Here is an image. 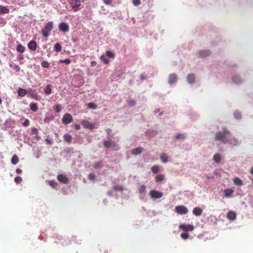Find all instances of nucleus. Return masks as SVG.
<instances>
[{
	"label": "nucleus",
	"instance_id": "nucleus-1",
	"mask_svg": "<svg viewBox=\"0 0 253 253\" xmlns=\"http://www.w3.org/2000/svg\"><path fill=\"white\" fill-rule=\"evenodd\" d=\"M230 132L224 128H223V131H219L215 134V139L220 141L224 144H226L225 141L227 140L228 137L230 136Z\"/></svg>",
	"mask_w": 253,
	"mask_h": 253
},
{
	"label": "nucleus",
	"instance_id": "nucleus-2",
	"mask_svg": "<svg viewBox=\"0 0 253 253\" xmlns=\"http://www.w3.org/2000/svg\"><path fill=\"white\" fill-rule=\"evenodd\" d=\"M84 0H67L69 4L74 12L79 10L81 8L80 6L82 3L84 2Z\"/></svg>",
	"mask_w": 253,
	"mask_h": 253
},
{
	"label": "nucleus",
	"instance_id": "nucleus-3",
	"mask_svg": "<svg viewBox=\"0 0 253 253\" xmlns=\"http://www.w3.org/2000/svg\"><path fill=\"white\" fill-rule=\"evenodd\" d=\"M53 27V22L51 21L48 22L45 24L44 28L42 30V35L47 38L49 36V32L52 30Z\"/></svg>",
	"mask_w": 253,
	"mask_h": 253
},
{
	"label": "nucleus",
	"instance_id": "nucleus-4",
	"mask_svg": "<svg viewBox=\"0 0 253 253\" xmlns=\"http://www.w3.org/2000/svg\"><path fill=\"white\" fill-rule=\"evenodd\" d=\"M175 210L176 212L180 214H185L188 211L187 208L184 206H177Z\"/></svg>",
	"mask_w": 253,
	"mask_h": 253
},
{
	"label": "nucleus",
	"instance_id": "nucleus-5",
	"mask_svg": "<svg viewBox=\"0 0 253 253\" xmlns=\"http://www.w3.org/2000/svg\"><path fill=\"white\" fill-rule=\"evenodd\" d=\"M73 117L69 113H66L64 115L62 121L63 124H68L73 121Z\"/></svg>",
	"mask_w": 253,
	"mask_h": 253
},
{
	"label": "nucleus",
	"instance_id": "nucleus-6",
	"mask_svg": "<svg viewBox=\"0 0 253 253\" xmlns=\"http://www.w3.org/2000/svg\"><path fill=\"white\" fill-rule=\"evenodd\" d=\"M151 198L154 199H159L163 196V193L156 190H153L150 192Z\"/></svg>",
	"mask_w": 253,
	"mask_h": 253
},
{
	"label": "nucleus",
	"instance_id": "nucleus-7",
	"mask_svg": "<svg viewBox=\"0 0 253 253\" xmlns=\"http://www.w3.org/2000/svg\"><path fill=\"white\" fill-rule=\"evenodd\" d=\"M179 228L185 232L192 231L194 230L193 225L190 224H181Z\"/></svg>",
	"mask_w": 253,
	"mask_h": 253
},
{
	"label": "nucleus",
	"instance_id": "nucleus-8",
	"mask_svg": "<svg viewBox=\"0 0 253 253\" xmlns=\"http://www.w3.org/2000/svg\"><path fill=\"white\" fill-rule=\"evenodd\" d=\"M103 144L104 146L106 148H108L110 147L114 148L116 146V143L114 141H112L110 140H104L103 141Z\"/></svg>",
	"mask_w": 253,
	"mask_h": 253
},
{
	"label": "nucleus",
	"instance_id": "nucleus-9",
	"mask_svg": "<svg viewBox=\"0 0 253 253\" xmlns=\"http://www.w3.org/2000/svg\"><path fill=\"white\" fill-rule=\"evenodd\" d=\"M57 178L59 181L64 184H67L69 181V178L62 174H58Z\"/></svg>",
	"mask_w": 253,
	"mask_h": 253
},
{
	"label": "nucleus",
	"instance_id": "nucleus-10",
	"mask_svg": "<svg viewBox=\"0 0 253 253\" xmlns=\"http://www.w3.org/2000/svg\"><path fill=\"white\" fill-rule=\"evenodd\" d=\"M59 28L60 30H61L64 32H67L69 30V27L68 25L66 23H65V22L61 23L59 24Z\"/></svg>",
	"mask_w": 253,
	"mask_h": 253
},
{
	"label": "nucleus",
	"instance_id": "nucleus-11",
	"mask_svg": "<svg viewBox=\"0 0 253 253\" xmlns=\"http://www.w3.org/2000/svg\"><path fill=\"white\" fill-rule=\"evenodd\" d=\"M237 214L235 211H230L227 214V218L229 220L233 221L236 219Z\"/></svg>",
	"mask_w": 253,
	"mask_h": 253
},
{
	"label": "nucleus",
	"instance_id": "nucleus-12",
	"mask_svg": "<svg viewBox=\"0 0 253 253\" xmlns=\"http://www.w3.org/2000/svg\"><path fill=\"white\" fill-rule=\"evenodd\" d=\"M225 143L226 144H230L234 146H237L238 145V141L236 138L232 137L230 138L229 136L228 137L227 140H226Z\"/></svg>",
	"mask_w": 253,
	"mask_h": 253
},
{
	"label": "nucleus",
	"instance_id": "nucleus-13",
	"mask_svg": "<svg viewBox=\"0 0 253 253\" xmlns=\"http://www.w3.org/2000/svg\"><path fill=\"white\" fill-rule=\"evenodd\" d=\"M177 80V76L175 74H171L169 77V83L170 84L175 83Z\"/></svg>",
	"mask_w": 253,
	"mask_h": 253
},
{
	"label": "nucleus",
	"instance_id": "nucleus-14",
	"mask_svg": "<svg viewBox=\"0 0 253 253\" xmlns=\"http://www.w3.org/2000/svg\"><path fill=\"white\" fill-rule=\"evenodd\" d=\"M210 51L209 50H201L198 53V56L199 57H206L210 55Z\"/></svg>",
	"mask_w": 253,
	"mask_h": 253
},
{
	"label": "nucleus",
	"instance_id": "nucleus-15",
	"mask_svg": "<svg viewBox=\"0 0 253 253\" xmlns=\"http://www.w3.org/2000/svg\"><path fill=\"white\" fill-rule=\"evenodd\" d=\"M28 46L30 49L35 51L37 49V43L35 41H31L29 42Z\"/></svg>",
	"mask_w": 253,
	"mask_h": 253
},
{
	"label": "nucleus",
	"instance_id": "nucleus-16",
	"mask_svg": "<svg viewBox=\"0 0 253 253\" xmlns=\"http://www.w3.org/2000/svg\"><path fill=\"white\" fill-rule=\"evenodd\" d=\"M81 124L84 128H89L91 129L93 128L92 125L87 121H85V120L82 121L81 122Z\"/></svg>",
	"mask_w": 253,
	"mask_h": 253
},
{
	"label": "nucleus",
	"instance_id": "nucleus-17",
	"mask_svg": "<svg viewBox=\"0 0 253 253\" xmlns=\"http://www.w3.org/2000/svg\"><path fill=\"white\" fill-rule=\"evenodd\" d=\"M187 80L189 84H193L195 81V76L193 74L188 75Z\"/></svg>",
	"mask_w": 253,
	"mask_h": 253
},
{
	"label": "nucleus",
	"instance_id": "nucleus-18",
	"mask_svg": "<svg viewBox=\"0 0 253 253\" xmlns=\"http://www.w3.org/2000/svg\"><path fill=\"white\" fill-rule=\"evenodd\" d=\"M143 152V148L141 147H138L136 148L133 149L131 151V153L133 155H137L141 154Z\"/></svg>",
	"mask_w": 253,
	"mask_h": 253
},
{
	"label": "nucleus",
	"instance_id": "nucleus-19",
	"mask_svg": "<svg viewBox=\"0 0 253 253\" xmlns=\"http://www.w3.org/2000/svg\"><path fill=\"white\" fill-rule=\"evenodd\" d=\"M193 213L196 216H200L202 213V210L199 207H196L194 208Z\"/></svg>",
	"mask_w": 253,
	"mask_h": 253
},
{
	"label": "nucleus",
	"instance_id": "nucleus-20",
	"mask_svg": "<svg viewBox=\"0 0 253 253\" xmlns=\"http://www.w3.org/2000/svg\"><path fill=\"white\" fill-rule=\"evenodd\" d=\"M233 82L236 84H240L242 82L241 77L238 75H235L232 77Z\"/></svg>",
	"mask_w": 253,
	"mask_h": 253
},
{
	"label": "nucleus",
	"instance_id": "nucleus-21",
	"mask_svg": "<svg viewBox=\"0 0 253 253\" xmlns=\"http://www.w3.org/2000/svg\"><path fill=\"white\" fill-rule=\"evenodd\" d=\"M9 12V9L7 6L0 5V13L7 14Z\"/></svg>",
	"mask_w": 253,
	"mask_h": 253
},
{
	"label": "nucleus",
	"instance_id": "nucleus-22",
	"mask_svg": "<svg viewBox=\"0 0 253 253\" xmlns=\"http://www.w3.org/2000/svg\"><path fill=\"white\" fill-rule=\"evenodd\" d=\"M224 193L225 197H229L234 193V190L230 188H227L224 190Z\"/></svg>",
	"mask_w": 253,
	"mask_h": 253
},
{
	"label": "nucleus",
	"instance_id": "nucleus-23",
	"mask_svg": "<svg viewBox=\"0 0 253 253\" xmlns=\"http://www.w3.org/2000/svg\"><path fill=\"white\" fill-rule=\"evenodd\" d=\"M27 94V91L25 89L21 87L18 88V94L19 96L23 97Z\"/></svg>",
	"mask_w": 253,
	"mask_h": 253
},
{
	"label": "nucleus",
	"instance_id": "nucleus-24",
	"mask_svg": "<svg viewBox=\"0 0 253 253\" xmlns=\"http://www.w3.org/2000/svg\"><path fill=\"white\" fill-rule=\"evenodd\" d=\"M63 138L64 140L68 143H70L72 140V137L69 133L64 134Z\"/></svg>",
	"mask_w": 253,
	"mask_h": 253
},
{
	"label": "nucleus",
	"instance_id": "nucleus-25",
	"mask_svg": "<svg viewBox=\"0 0 253 253\" xmlns=\"http://www.w3.org/2000/svg\"><path fill=\"white\" fill-rule=\"evenodd\" d=\"M234 183L235 185L239 186H242L243 184L242 180L239 177H236L233 179Z\"/></svg>",
	"mask_w": 253,
	"mask_h": 253
},
{
	"label": "nucleus",
	"instance_id": "nucleus-26",
	"mask_svg": "<svg viewBox=\"0 0 253 253\" xmlns=\"http://www.w3.org/2000/svg\"><path fill=\"white\" fill-rule=\"evenodd\" d=\"M44 92L47 95H49L52 93L51 86L50 84H48L46 86Z\"/></svg>",
	"mask_w": 253,
	"mask_h": 253
},
{
	"label": "nucleus",
	"instance_id": "nucleus-27",
	"mask_svg": "<svg viewBox=\"0 0 253 253\" xmlns=\"http://www.w3.org/2000/svg\"><path fill=\"white\" fill-rule=\"evenodd\" d=\"M16 50L18 52L23 53L25 51V48L22 44H19L17 46Z\"/></svg>",
	"mask_w": 253,
	"mask_h": 253
},
{
	"label": "nucleus",
	"instance_id": "nucleus-28",
	"mask_svg": "<svg viewBox=\"0 0 253 253\" xmlns=\"http://www.w3.org/2000/svg\"><path fill=\"white\" fill-rule=\"evenodd\" d=\"M213 160L216 163H219L221 160V156L219 154L216 153L214 155Z\"/></svg>",
	"mask_w": 253,
	"mask_h": 253
},
{
	"label": "nucleus",
	"instance_id": "nucleus-29",
	"mask_svg": "<svg viewBox=\"0 0 253 253\" xmlns=\"http://www.w3.org/2000/svg\"><path fill=\"white\" fill-rule=\"evenodd\" d=\"M46 182L53 188L57 186V183L54 180H47Z\"/></svg>",
	"mask_w": 253,
	"mask_h": 253
},
{
	"label": "nucleus",
	"instance_id": "nucleus-30",
	"mask_svg": "<svg viewBox=\"0 0 253 253\" xmlns=\"http://www.w3.org/2000/svg\"><path fill=\"white\" fill-rule=\"evenodd\" d=\"M54 49L56 52H60L62 50V46L59 43H56L54 45Z\"/></svg>",
	"mask_w": 253,
	"mask_h": 253
},
{
	"label": "nucleus",
	"instance_id": "nucleus-31",
	"mask_svg": "<svg viewBox=\"0 0 253 253\" xmlns=\"http://www.w3.org/2000/svg\"><path fill=\"white\" fill-rule=\"evenodd\" d=\"M19 162V158L18 156L16 155H14L12 156L11 159V163L13 165L17 164Z\"/></svg>",
	"mask_w": 253,
	"mask_h": 253
},
{
	"label": "nucleus",
	"instance_id": "nucleus-32",
	"mask_svg": "<svg viewBox=\"0 0 253 253\" xmlns=\"http://www.w3.org/2000/svg\"><path fill=\"white\" fill-rule=\"evenodd\" d=\"M161 160L164 163H166L168 161V157L165 153H162L161 155Z\"/></svg>",
	"mask_w": 253,
	"mask_h": 253
},
{
	"label": "nucleus",
	"instance_id": "nucleus-33",
	"mask_svg": "<svg viewBox=\"0 0 253 253\" xmlns=\"http://www.w3.org/2000/svg\"><path fill=\"white\" fill-rule=\"evenodd\" d=\"M30 106L31 110L34 112H36L38 110V106L35 103H31Z\"/></svg>",
	"mask_w": 253,
	"mask_h": 253
},
{
	"label": "nucleus",
	"instance_id": "nucleus-34",
	"mask_svg": "<svg viewBox=\"0 0 253 253\" xmlns=\"http://www.w3.org/2000/svg\"><path fill=\"white\" fill-rule=\"evenodd\" d=\"M165 178V176L164 174H159L156 177V181L157 182H161L163 181Z\"/></svg>",
	"mask_w": 253,
	"mask_h": 253
},
{
	"label": "nucleus",
	"instance_id": "nucleus-35",
	"mask_svg": "<svg viewBox=\"0 0 253 253\" xmlns=\"http://www.w3.org/2000/svg\"><path fill=\"white\" fill-rule=\"evenodd\" d=\"M151 170L154 173H157L159 171V166L158 165H155L152 167Z\"/></svg>",
	"mask_w": 253,
	"mask_h": 253
},
{
	"label": "nucleus",
	"instance_id": "nucleus-36",
	"mask_svg": "<svg viewBox=\"0 0 253 253\" xmlns=\"http://www.w3.org/2000/svg\"><path fill=\"white\" fill-rule=\"evenodd\" d=\"M87 107L89 109H95L97 108V105L94 103L90 102L87 104Z\"/></svg>",
	"mask_w": 253,
	"mask_h": 253
},
{
	"label": "nucleus",
	"instance_id": "nucleus-37",
	"mask_svg": "<svg viewBox=\"0 0 253 253\" xmlns=\"http://www.w3.org/2000/svg\"><path fill=\"white\" fill-rule=\"evenodd\" d=\"M114 189L115 191H122L124 190V188L123 186L121 185H116L114 187Z\"/></svg>",
	"mask_w": 253,
	"mask_h": 253
},
{
	"label": "nucleus",
	"instance_id": "nucleus-38",
	"mask_svg": "<svg viewBox=\"0 0 253 253\" xmlns=\"http://www.w3.org/2000/svg\"><path fill=\"white\" fill-rule=\"evenodd\" d=\"M106 55L110 58H114L115 56V54L111 51H107Z\"/></svg>",
	"mask_w": 253,
	"mask_h": 253
},
{
	"label": "nucleus",
	"instance_id": "nucleus-39",
	"mask_svg": "<svg viewBox=\"0 0 253 253\" xmlns=\"http://www.w3.org/2000/svg\"><path fill=\"white\" fill-rule=\"evenodd\" d=\"M185 138V136L184 135V134L178 133L175 136V138L177 139H183Z\"/></svg>",
	"mask_w": 253,
	"mask_h": 253
},
{
	"label": "nucleus",
	"instance_id": "nucleus-40",
	"mask_svg": "<svg viewBox=\"0 0 253 253\" xmlns=\"http://www.w3.org/2000/svg\"><path fill=\"white\" fill-rule=\"evenodd\" d=\"M41 65L42 67L48 68L49 67V64L46 61H43L41 63Z\"/></svg>",
	"mask_w": 253,
	"mask_h": 253
},
{
	"label": "nucleus",
	"instance_id": "nucleus-41",
	"mask_svg": "<svg viewBox=\"0 0 253 253\" xmlns=\"http://www.w3.org/2000/svg\"><path fill=\"white\" fill-rule=\"evenodd\" d=\"M60 63H65L67 65H68L71 63V59L69 58L65 59L64 60H60Z\"/></svg>",
	"mask_w": 253,
	"mask_h": 253
},
{
	"label": "nucleus",
	"instance_id": "nucleus-42",
	"mask_svg": "<svg viewBox=\"0 0 253 253\" xmlns=\"http://www.w3.org/2000/svg\"><path fill=\"white\" fill-rule=\"evenodd\" d=\"M234 117L238 120H239L241 118V114L239 112H235L234 113Z\"/></svg>",
	"mask_w": 253,
	"mask_h": 253
},
{
	"label": "nucleus",
	"instance_id": "nucleus-43",
	"mask_svg": "<svg viewBox=\"0 0 253 253\" xmlns=\"http://www.w3.org/2000/svg\"><path fill=\"white\" fill-rule=\"evenodd\" d=\"M180 237L183 239H187L188 237H189V234L187 233H181L180 234Z\"/></svg>",
	"mask_w": 253,
	"mask_h": 253
},
{
	"label": "nucleus",
	"instance_id": "nucleus-44",
	"mask_svg": "<svg viewBox=\"0 0 253 253\" xmlns=\"http://www.w3.org/2000/svg\"><path fill=\"white\" fill-rule=\"evenodd\" d=\"M55 110L57 113L60 112L61 111V105L60 104L56 105L55 108Z\"/></svg>",
	"mask_w": 253,
	"mask_h": 253
},
{
	"label": "nucleus",
	"instance_id": "nucleus-45",
	"mask_svg": "<svg viewBox=\"0 0 253 253\" xmlns=\"http://www.w3.org/2000/svg\"><path fill=\"white\" fill-rule=\"evenodd\" d=\"M88 178L89 179L93 180L96 178V175H95V174L91 173L88 175Z\"/></svg>",
	"mask_w": 253,
	"mask_h": 253
},
{
	"label": "nucleus",
	"instance_id": "nucleus-46",
	"mask_svg": "<svg viewBox=\"0 0 253 253\" xmlns=\"http://www.w3.org/2000/svg\"><path fill=\"white\" fill-rule=\"evenodd\" d=\"M100 59L102 60H103L104 63L105 64H108L109 63V60L107 59H106L104 55H102L100 57Z\"/></svg>",
	"mask_w": 253,
	"mask_h": 253
},
{
	"label": "nucleus",
	"instance_id": "nucleus-47",
	"mask_svg": "<svg viewBox=\"0 0 253 253\" xmlns=\"http://www.w3.org/2000/svg\"><path fill=\"white\" fill-rule=\"evenodd\" d=\"M22 179L20 176H17L14 178V181L17 184L20 183L22 181Z\"/></svg>",
	"mask_w": 253,
	"mask_h": 253
},
{
	"label": "nucleus",
	"instance_id": "nucleus-48",
	"mask_svg": "<svg viewBox=\"0 0 253 253\" xmlns=\"http://www.w3.org/2000/svg\"><path fill=\"white\" fill-rule=\"evenodd\" d=\"M146 188V187L144 185H140L139 187V190L140 192V193L144 192L145 191Z\"/></svg>",
	"mask_w": 253,
	"mask_h": 253
},
{
	"label": "nucleus",
	"instance_id": "nucleus-49",
	"mask_svg": "<svg viewBox=\"0 0 253 253\" xmlns=\"http://www.w3.org/2000/svg\"><path fill=\"white\" fill-rule=\"evenodd\" d=\"M30 125V121L28 119H26L25 122L23 123V126H28Z\"/></svg>",
	"mask_w": 253,
	"mask_h": 253
},
{
	"label": "nucleus",
	"instance_id": "nucleus-50",
	"mask_svg": "<svg viewBox=\"0 0 253 253\" xmlns=\"http://www.w3.org/2000/svg\"><path fill=\"white\" fill-rule=\"evenodd\" d=\"M132 3L134 5H138L140 4V0H132Z\"/></svg>",
	"mask_w": 253,
	"mask_h": 253
},
{
	"label": "nucleus",
	"instance_id": "nucleus-51",
	"mask_svg": "<svg viewBox=\"0 0 253 253\" xmlns=\"http://www.w3.org/2000/svg\"><path fill=\"white\" fill-rule=\"evenodd\" d=\"M104 3L106 5H109L112 3L113 0H102Z\"/></svg>",
	"mask_w": 253,
	"mask_h": 253
},
{
	"label": "nucleus",
	"instance_id": "nucleus-52",
	"mask_svg": "<svg viewBox=\"0 0 253 253\" xmlns=\"http://www.w3.org/2000/svg\"><path fill=\"white\" fill-rule=\"evenodd\" d=\"M32 133L33 134H37L38 133V129L34 127L32 129Z\"/></svg>",
	"mask_w": 253,
	"mask_h": 253
},
{
	"label": "nucleus",
	"instance_id": "nucleus-53",
	"mask_svg": "<svg viewBox=\"0 0 253 253\" xmlns=\"http://www.w3.org/2000/svg\"><path fill=\"white\" fill-rule=\"evenodd\" d=\"M128 104H129V105L130 106H134L135 104V102L132 100H130L128 102Z\"/></svg>",
	"mask_w": 253,
	"mask_h": 253
},
{
	"label": "nucleus",
	"instance_id": "nucleus-54",
	"mask_svg": "<svg viewBox=\"0 0 253 253\" xmlns=\"http://www.w3.org/2000/svg\"><path fill=\"white\" fill-rule=\"evenodd\" d=\"M13 68L16 72L19 71L20 69V68L18 65H15Z\"/></svg>",
	"mask_w": 253,
	"mask_h": 253
},
{
	"label": "nucleus",
	"instance_id": "nucleus-55",
	"mask_svg": "<svg viewBox=\"0 0 253 253\" xmlns=\"http://www.w3.org/2000/svg\"><path fill=\"white\" fill-rule=\"evenodd\" d=\"M45 141L46 142V143L47 144H52V141L49 139H46Z\"/></svg>",
	"mask_w": 253,
	"mask_h": 253
},
{
	"label": "nucleus",
	"instance_id": "nucleus-56",
	"mask_svg": "<svg viewBox=\"0 0 253 253\" xmlns=\"http://www.w3.org/2000/svg\"><path fill=\"white\" fill-rule=\"evenodd\" d=\"M75 128L77 129V130H79L81 129V126L79 124H76L75 125Z\"/></svg>",
	"mask_w": 253,
	"mask_h": 253
},
{
	"label": "nucleus",
	"instance_id": "nucleus-57",
	"mask_svg": "<svg viewBox=\"0 0 253 253\" xmlns=\"http://www.w3.org/2000/svg\"><path fill=\"white\" fill-rule=\"evenodd\" d=\"M111 131H112V130L110 128H108L106 130V133L108 134V135H110L111 133Z\"/></svg>",
	"mask_w": 253,
	"mask_h": 253
},
{
	"label": "nucleus",
	"instance_id": "nucleus-58",
	"mask_svg": "<svg viewBox=\"0 0 253 253\" xmlns=\"http://www.w3.org/2000/svg\"><path fill=\"white\" fill-rule=\"evenodd\" d=\"M96 64H97V63H96V61H92V62H91V66H93H93H96Z\"/></svg>",
	"mask_w": 253,
	"mask_h": 253
},
{
	"label": "nucleus",
	"instance_id": "nucleus-59",
	"mask_svg": "<svg viewBox=\"0 0 253 253\" xmlns=\"http://www.w3.org/2000/svg\"><path fill=\"white\" fill-rule=\"evenodd\" d=\"M16 172L17 173L19 174L22 172V170L20 169H16Z\"/></svg>",
	"mask_w": 253,
	"mask_h": 253
},
{
	"label": "nucleus",
	"instance_id": "nucleus-60",
	"mask_svg": "<svg viewBox=\"0 0 253 253\" xmlns=\"http://www.w3.org/2000/svg\"><path fill=\"white\" fill-rule=\"evenodd\" d=\"M98 167H100V164L99 163H96L95 164V168H98Z\"/></svg>",
	"mask_w": 253,
	"mask_h": 253
},
{
	"label": "nucleus",
	"instance_id": "nucleus-61",
	"mask_svg": "<svg viewBox=\"0 0 253 253\" xmlns=\"http://www.w3.org/2000/svg\"><path fill=\"white\" fill-rule=\"evenodd\" d=\"M250 173L251 174H253V167L252 168L251 170H250Z\"/></svg>",
	"mask_w": 253,
	"mask_h": 253
},
{
	"label": "nucleus",
	"instance_id": "nucleus-62",
	"mask_svg": "<svg viewBox=\"0 0 253 253\" xmlns=\"http://www.w3.org/2000/svg\"><path fill=\"white\" fill-rule=\"evenodd\" d=\"M160 111V109H157V110H155V112H159Z\"/></svg>",
	"mask_w": 253,
	"mask_h": 253
},
{
	"label": "nucleus",
	"instance_id": "nucleus-63",
	"mask_svg": "<svg viewBox=\"0 0 253 253\" xmlns=\"http://www.w3.org/2000/svg\"><path fill=\"white\" fill-rule=\"evenodd\" d=\"M163 112H161V113H160V116L162 115L163 114Z\"/></svg>",
	"mask_w": 253,
	"mask_h": 253
},
{
	"label": "nucleus",
	"instance_id": "nucleus-64",
	"mask_svg": "<svg viewBox=\"0 0 253 253\" xmlns=\"http://www.w3.org/2000/svg\"><path fill=\"white\" fill-rule=\"evenodd\" d=\"M1 103V98H0V104Z\"/></svg>",
	"mask_w": 253,
	"mask_h": 253
}]
</instances>
